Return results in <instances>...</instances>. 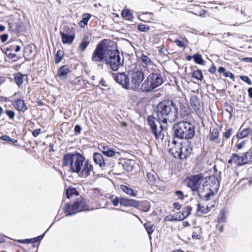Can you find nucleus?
Instances as JSON below:
<instances>
[{"mask_svg":"<svg viewBox=\"0 0 252 252\" xmlns=\"http://www.w3.org/2000/svg\"><path fill=\"white\" fill-rule=\"evenodd\" d=\"M65 194L66 197L69 199L73 195H78L79 194V192L74 188H68L66 189Z\"/></svg>","mask_w":252,"mask_h":252,"instance_id":"nucleus-33","label":"nucleus"},{"mask_svg":"<svg viewBox=\"0 0 252 252\" xmlns=\"http://www.w3.org/2000/svg\"><path fill=\"white\" fill-rule=\"evenodd\" d=\"M90 43V37L88 36H85L79 46V49L81 51H84Z\"/></svg>","mask_w":252,"mask_h":252,"instance_id":"nucleus-28","label":"nucleus"},{"mask_svg":"<svg viewBox=\"0 0 252 252\" xmlns=\"http://www.w3.org/2000/svg\"><path fill=\"white\" fill-rule=\"evenodd\" d=\"M105 63L113 71H117L124 65V57L123 55H120L117 49L108 50L106 54Z\"/></svg>","mask_w":252,"mask_h":252,"instance_id":"nucleus-4","label":"nucleus"},{"mask_svg":"<svg viewBox=\"0 0 252 252\" xmlns=\"http://www.w3.org/2000/svg\"><path fill=\"white\" fill-rule=\"evenodd\" d=\"M192 151V148L190 142L188 140L185 142H183L178 158L180 159H187L191 154Z\"/></svg>","mask_w":252,"mask_h":252,"instance_id":"nucleus-13","label":"nucleus"},{"mask_svg":"<svg viewBox=\"0 0 252 252\" xmlns=\"http://www.w3.org/2000/svg\"><path fill=\"white\" fill-rule=\"evenodd\" d=\"M177 104L178 105V107L179 106L181 111H184V112H187V110H188V107L186 104H182V103H179L177 102Z\"/></svg>","mask_w":252,"mask_h":252,"instance_id":"nucleus-47","label":"nucleus"},{"mask_svg":"<svg viewBox=\"0 0 252 252\" xmlns=\"http://www.w3.org/2000/svg\"><path fill=\"white\" fill-rule=\"evenodd\" d=\"M241 79L242 80L246 82L248 84L252 85V81L248 76H241Z\"/></svg>","mask_w":252,"mask_h":252,"instance_id":"nucleus-53","label":"nucleus"},{"mask_svg":"<svg viewBox=\"0 0 252 252\" xmlns=\"http://www.w3.org/2000/svg\"><path fill=\"white\" fill-rule=\"evenodd\" d=\"M216 71V68L214 64H213L212 66L209 68V71L212 73H214Z\"/></svg>","mask_w":252,"mask_h":252,"instance_id":"nucleus-62","label":"nucleus"},{"mask_svg":"<svg viewBox=\"0 0 252 252\" xmlns=\"http://www.w3.org/2000/svg\"><path fill=\"white\" fill-rule=\"evenodd\" d=\"M93 160L96 164L98 165L100 167L102 168L106 165L105 159L100 153H94L93 155Z\"/></svg>","mask_w":252,"mask_h":252,"instance_id":"nucleus-19","label":"nucleus"},{"mask_svg":"<svg viewBox=\"0 0 252 252\" xmlns=\"http://www.w3.org/2000/svg\"><path fill=\"white\" fill-rule=\"evenodd\" d=\"M16 30L18 32H22L24 30V28L23 27L22 23L18 22L16 24Z\"/></svg>","mask_w":252,"mask_h":252,"instance_id":"nucleus-50","label":"nucleus"},{"mask_svg":"<svg viewBox=\"0 0 252 252\" xmlns=\"http://www.w3.org/2000/svg\"><path fill=\"white\" fill-rule=\"evenodd\" d=\"M171 134L173 136L172 139H189L195 135L194 127L190 123L188 122H179L173 125Z\"/></svg>","mask_w":252,"mask_h":252,"instance_id":"nucleus-2","label":"nucleus"},{"mask_svg":"<svg viewBox=\"0 0 252 252\" xmlns=\"http://www.w3.org/2000/svg\"><path fill=\"white\" fill-rule=\"evenodd\" d=\"M192 58L195 63L202 65L204 64V60L200 54L196 53L192 56Z\"/></svg>","mask_w":252,"mask_h":252,"instance_id":"nucleus-37","label":"nucleus"},{"mask_svg":"<svg viewBox=\"0 0 252 252\" xmlns=\"http://www.w3.org/2000/svg\"><path fill=\"white\" fill-rule=\"evenodd\" d=\"M18 242L21 244H31V239H26L24 240H18Z\"/></svg>","mask_w":252,"mask_h":252,"instance_id":"nucleus-56","label":"nucleus"},{"mask_svg":"<svg viewBox=\"0 0 252 252\" xmlns=\"http://www.w3.org/2000/svg\"><path fill=\"white\" fill-rule=\"evenodd\" d=\"M25 54L27 53V56H30L31 54L32 53V45H29L27 46L25 49Z\"/></svg>","mask_w":252,"mask_h":252,"instance_id":"nucleus-46","label":"nucleus"},{"mask_svg":"<svg viewBox=\"0 0 252 252\" xmlns=\"http://www.w3.org/2000/svg\"><path fill=\"white\" fill-rule=\"evenodd\" d=\"M144 226L148 233V234L150 238L151 239V235L153 233L155 229V226L151 224L150 222H146L144 224Z\"/></svg>","mask_w":252,"mask_h":252,"instance_id":"nucleus-32","label":"nucleus"},{"mask_svg":"<svg viewBox=\"0 0 252 252\" xmlns=\"http://www.w3.org/2000/svg\"><path fill=\"white\" fill-rule=\"evenodd\" d=\"M5 113L11 119H13L15 117V113L12 110H7L5 111Z\"/></svg>","mask_w":252,"mask_h":252,"instance_id":"nucleus-48","label":"nucleus"},{"mask_svg":"<svg viewBox=\"0 0 252 252\" xmlns=\"http://www.w3.org/2000/svg\"><path fill=\"white\" fill-rule=\"evenodd\" d=\"M41 132V129L40 128L35 129L34 130L32 133L34 137H37Z\"/></svg>","mask_w":252,"mask_h":252,"instance_id":"nucleus-58","label":"nucleus"},{"mask_svg":"<svg viewBox=\"0 0 252 252\" xmlns=\"http://www.w3.org/2000/svg\"><path fill=\"white\" fill-rule=\"evenodd\" d=\"M157 119L162 124L172 123L179 117L178 105L172 100L165 99L158 103L156 108Z\"/></svg>","mask_w":252,"mask_h":252,"instance_id":"nucleus-1","label":"nucleus"},{"mask_svg":"<svg viewBox=\"0 0 252 252\" xmlns=\"http://www.w3.org/2000/svg\"><path fill=\"white\" fill-rule=\"evenodd\" d=\"M248 92L249 97L252 98V87L248 89Z\"/></svg>","mask_w":252,"mask_h":252,"instance_id":"nucleus-64","label":"nucleus"},{"mask_svg":"<svg viewBox=\"0 0 252 252\" xmlns=\"http://www.w3.org/2000/svg\"><path fill=\"white\" fill-rule=\"evenodd\" d=\"M107 50L102 41L99 43L93 53L92 62L95 64L101 63L104 61L105 62Z\"/></svg>","mask_w":252,"mask_h":252,"instance_id":"nucleus-9","label":"nucleus"},{"mask_svg":"<svg viewBox=\"0 0 252 252\" xmlns=\"http://www.w3.org/2000/svg\"><path fill=\"white\" fill-rule=\"evenodd\" d=\"M64 54L63 52L61 50L57 51L55 56V63H59L62 60Z\"/></svg>","mask_w":252,"mask_h":252,"instance_id":"nucleus-38","label":"nucleus"},{"mask_svg":"<svg viewBox=\"0 0 252 252\" xmlns=\"http://www.w3.org/2000/svg\"><path fill=\"white\" fill-rule=\"evenodd\" d=\"M175 194L178 196V198L180 200H183L185 198L184 193L182 191L177 190L175 192Z\"/></svg>","mask_w":252,"mask_h":252,"instance_id":"nucleus-45","label":"nucleus"},{"mask_svg":"<svg viewBox=\"0 0 252 252\" xmlns=\"http://www.w3.org/2000/svg\"><path fill=\"white\" fill-rule=\"evenodd\" d=\"M112 76L114 80L126 90L130 89L129 71L125 72L112 73Z\"/></svg>","mask_w":252,"mask_h":252,"instance_id":"nucleus-10","label":"nucleus"},{"mask_svg":"<svg viewBox=\"0 0 252 252\" xmlns=\"http://www.w3.org/2000/svg\"><path fill=\"white\" fill-rule=\"evenodd\" d=\"M192 210V208L190 206H188L185 207L184 211L183 212L180 214L179 213V218L178 220H182L186 218L188 216H189Z\"/></svg>","mask_w":252,"mask_h":252,"instance_id":"nucleus-27","label":"nucleus"},{"mask_svg":"<svg viewBox=\"0 0 252 252\" xmlns=\"http://www.w3.org/2000/svg\"><path fill=\"white\" fill-rule=\"evenodd\" d=\"M165 220L168 221H173V220H179L177 218H175L174 216L172 215H168L166 217Z\"/></svg>","mask_w":252,"mask_h":252,"instance_id":"nucleus-57","label":"nucleus"},{"mask_svg":"<svg viewBox=\"0 0 252 252\" xmlns=\"http://www.w3.org/2000/svg\"><path fill=\"white\" fill-rule=\"evenodd\" d=\"M249 154V152H248L244 154L241 157H239L238 155L236 153L232 154L233 158H236L234 159V162L238 166H241L244 165L249 162V158H248V155Z\"/></svg>","mask_w":252,"mask_h":252,"instance_id":"nucleus-18","label":"nucleus"},{"mask_svg":"<svg viewBox=\"0 0 252 252\" xmlns=\"http://www.w3.org/2000/svg\"><path fill=\"white\" fill-rule=\"evenodd\" d=\"M70 70L66 65H64L61 66L57 72V76L62 79L66 78L67 74L69 73Z\"/></svg>","mask_w":252,"mask_h":252,"instance_id":"nucleus-23","label":"nucleus"},{"mask_svg":"<svg viewBox=\"0 0 252 252\" xmlns=\"http://www.w3.org/2000/svg\"><path fill=\"white\" fill-rule=\"evenodd\" d=\"M252 133V129L251 128L242 129V127L239 129L236 134V137L239 139L248 137Z\"/></svg>","mask_w":252,"mask_h":252,"instance_id":"nucleus-24","label":"nucleus"},{"mask_svg":"<svg viewBox=\"0 0 252 252\" xmlns=\"http://www.w3.org/2000/svg\"><path fill=\"white\" fill-rule=\"evenodd\" d=\"M182 144L183 143H178L174 139H172L171 144H169V146H171L169 151L176 158H178L179 157L180 154H179L181 151Z\"/></svg>","mask_w":252,"mask_h":252,"instance_id":"nucleus-14","label":"nucleus"},{"mask_svg":"<svg viewBox=\"0 0 252 252\" xmlns=\"http://www.w3.org/2000/svg\"><path fill=\"white\" fill-rule=\"evenodd\" d=\"M224 106L225 107V111L229 114L231 117L233 110L232 106L229 102H226L224 104Z\"/></svg>","mask_w":252,"mask_h":252,"instance_id":"nucleus-40","label":"nucleus"},{"mask_svg":"<svg viewBox=\"0 0 252 252\" xmlns=\"http://www.w3.org/2000/svg\"><path fill=\"white\" fill-rule=\"evenodd\" d=\"M24 75L22 74L20 72H18L17 73H15L14 75V80L15 83L20 87L21 86L24 81Z\"/></svg>","mask_w":252,"mask_h":252,"instance_id":"nucleus-30","label":"nucleus"},{"mask_svg":"<svg viewBox=\"0 0 252 252\" xmlns=\"http://www.w3.org/2000/svg\"><path fill=\"white\" fill-rule=\"evenodd\" d=\"M173 207L175 209H176V210H180L181 208V205L178 202H175L173 203Z\"/></svg>","mask_w":252,"mask_h":252,"instance_id":"nucleus-60","label":"nucleus"},{"mask_svg":"<svg viewBox=\"0 0 252 252\" xmlns=\"http://www.w3.org/2000/svg\"><path fill=\"white\" fill-rule=\"evenodd\" d=\"M120 188L121 189L127 194L131 196H136V193L131 188L126 185H121Z\"/></svg>","mask_w":252,"mask_h":252,"instance_id":"nucleus-31","label":"nucleus"},{"mask_svg":"<svg viewBox=\"0 0 252 252\" xmlns=\"http://www.w3.org/2000/svg\"><path fill=\"white\" fill-rule=\"evenodd\" d=\"M0 139L3 141L11 142L13 143H16L17 142V140L11 138L9 136L6 135L1 136Z\"/></svg>","mask_w":252,"mask_h":252,"instance_id":"nucleus-44","label":"nucleus"},{"mask_svg":"<svg viewBox=\"0 0 252 252\" xmlns=\"http://www.w3.org/2000/svg\"><path fill=\"white\" fill-rule=\"evenodd\" d=\"M121 16L125 19L130 22H132L134 19L132 11L128 9H124L121 11Z\"/></svg>","mask_w":252,"mask_h":252,"instance_id":"nucleus-26","label":"nucleus"},{"mask_svg":"<svg viewBox=\"0 0 252 252\" xmlns=\"http://www.w3.org/2000/svg\"><path fill=\"white\" fill-rule=\"evenodd\" d=\"M140 59L142 62L147 65H151L152 63L151 59L148 56L143 54L141 55V57H140Z\"/></svg>","mask_w":252,"mask_h":252,"instance_id":"nucleus-39","label":"nucleus"},{"mask_svg":"<svg viewBox=\"0 0 252 252\" xmlns=\"http://www.w3.org/2000/svg\"><path fill=\"white\" fill-rule=\"evenodd\" d=\"M190 105L197 115L201 114L200 102L199 98L197 96L193 95L190 97Z\"/></svg>","mask_w":252,"mask_h":252,"instance_id":"nucleus-17","label":"nucleus"},{"mask_svg":"<svg viewBox=\"0 0 252 252\" xmlns=\"http://www.w3.org/2000/svg\"><path fill=\"white\" fill-rule=\"evenodd\" d=\"M199 198L204 201H208L210 199V197L214 195V190L211 188H203L200 189L197 193Z\"/></svg>","mask_w":252,"mask_h":252,"instance_id":"nucleus-15","label":"nucleus"},{"mask_svg":"<svg viewBox=\"0 0 252 252\" xmlns=\"http://www.w3.org/2000/svg\"><path fill=\"white\" fill-rule=\"evenodd\" d=\"M112 202L114 206H117L119 203L121 204V197H116L112 200Z\"/></svg>","mask_w":252,"mask_h":252,"instance_id":"nucleus-49","label":"nucleus"},{"mask_svg":"<svg viewBox=\"0 0 252 252\" xmlns=\"http://www.w3.org/2000/svg\"><path fill=\"white\" fill-rule=\"evenodd\" d=\"M197 213H200L201 214H206L208 212L209 210L207 208H206L204 206H200L199 203L197 204Z\"/></svg>","mask_w":252,"mask_h":252,"instance_id":"nucleus-41","label":"nucleus"},{"mask_svg":"<svg viewBox=\"0 0 252 252\" xmlns=\"http://www.w3.org/2000/svg\"><path fill=\"white\" fill-rule=\"evenodd\" d=\"M138 30L142 32H146L148 31L150 29V28L148 26L146 25L140 24L138 25Z\"/></svg>","mask_w":252,"mask_h":252,"instance_id":"nucleus-43","label":"nucleus"},{"mask_svg":"<svg viewBox=\"0 0 252 252\" xmlns=\"http://www.w3.org/2000/svg\"><path fill=\"white\" fill-rule=\"evenodd\" d=\"M121 205L126 207H137L139 205V201L134 199L121 197Z\"/></svg>","mask_w":252,"mask_h":252,"instance_id":"nucleus-20","label":"nucleus"},{"mask_svg":"<svg viewBox=\"0 0 252 252\" xmlns=\"http://www.w3.org/2000/svg\"><path fill=\"white\" fill-rule=\"evenodd\" d=\"M174 42L176 44L177 46L180 47H185V44L184 42L183 41H181L179 40H175Z\"/></svg>","mask_w":252,"mask_h":252,"instance_id":"nucleus-54","label":"nucleus"},{"mask_svg":"<svg viewBox=\"0 0 252 252\" xmlns=\"http://www.w3.org/2000/svg\"><path fill=\"white\" fill-rule=\"evenodd\" d=\"M163 83V78L160 73L155 71L150 73L141 85L142 91L149 92L160 86Z\"/></svg>","mask_w":252,"mask_h":252,"instance_id":"nucleus-5","label":"nucleus"},{"mask_svg":"<svg viewBox=\"0 0 252 252\" xmlns=\"http://www.w3.org/2000/svg\"><path fill=\"white\" fill-rule=\"evenodd\" d=\"M205 181L203 183V188H211L213 190L217 192L219 189L220 182L217 178L213 175L210 176L205 179Z\"/></svg>","mask_w":252,"mask_h":252,"instance_id":"nucleus-12","label":"nucleus"},{"mask_svg":"<svg viewBox=\"0 0 252 252\" xmlns=\"http://www.w3.org/2000/svg\"><path fill=\"white\" fill-rule=\"evenodd\" d=\"M243 61L247 63H252V58H244L242 60Z\"/></svg>","mask_w":252,"mask_h":252,"instance_id":"nucleus-63","label":"nucleus"},{"mask_svg":"<svg viewBox=\"0 0 252 252\" xmlns=\"http://www.w3.org/2000/svg\"><path fill=\"white\" fill-rule=\"evenodd\" d=\"M219 131L218 128H214L210 131V140L214 141L216 140L219 136Z\"/></svg>","mask_w":252,"mask_h":252,"instance_id":"nucleus-35","label":"nucleus"},{"mask_svg":"<svg viewBox=\"0 0 252 252\" xmlns=\"http://www.w3.org/2000/svg\"><path fill=\"white\" fill-rule=\"evenodd\" d=\"M147 122L150 126L151 130L156 139H163L164 136L163 132V126L154 116L150 115L147 117Z\"/></svg>","mask_w":252,"mask_h":252,"instance_id":"nucleus-7","label":"nucleus"},{"mask_svg":"<svg viewBox=\"0 0 252 252\" xmlns=\"http://www.w3.org/2000/svg\"><path fill=\"white\" fill-rule=\"evenodd\" d=\"M85 160V157L79 153H68L63 156V164L65 166H69L72 172L79 174Z\"/></svg>","mask_w":252,"mask_h":252,"instance_id":"nucleus-3","label":"nucleus"},{"mask_svg":"<svg viewBox=\"0 0 252 252\" xmlns=\"http://www.w3.org/2000/svg\"><path fill=\"white\" fill-rule=\"evenodd\" d=\"M101 152L107 157H113L116 156L117 155L118 156L120 155V153L116 151L113 148L104 146L102 147Z\"/></svg>","mask_w":252,"mask_h":252,"instance_id":"nucleus-21","label":"nucleus"},{"mask_svg":"<svg viewBox=\"0 0 252 252\" xmlns=\"http://www.w3.org/2000/svg\"><path fill=\"white\" fill-rule=\"evenodd\" d=\"M130 90H136L139 89L141 82L144 79V72L139 69L129 70Z\"/></svg>","mask_w":252,"mask_h":252,"instance_id":"nucleus-8","label":"nucleus"},{"mask_svg":"<svg viewBox=\"0 0 252 252\" xmlns=\"http://www.w3.org/2000/svg\"><path fill=\"white\" fill-rule=\"evenodd\" d=\"M13 105L16 109L22 112H24L28 108L24 101L21 99L16 100Z\"/></svg>","mask_w":252,"mask_h":252,"instance_id":"nucleus-25","label":"nucleus"},{"mask_svg":"<svg viewBox=\"0 0 252 252\" xmlns=\"http://www.w3.org/2000/svg\"><path fill=\"white\" fill-rule=\"evenodd\" d=\"M92 15L89 13H85L83 15L82 20H81L78 24L81 28H84L87 25L89 20L90 19Z\"/></svg>","mask_w":252,"mask_h":252,"instance_id":"nucleus-29","label":"nucleus"},{"mask_svg":"<svg viewBox=\"0 0 252 252\" xmlns=\"http://www.w3.org/2000/svg\"><path fill=\"white\" fill-rule=\"evenodd\" d=\"M245 144H246V141H243L237 144L236 146L237 149L240 150L243 148V147Z\"/></svg>","mask_w":252,"mask_h":252,"instance_id":"nucleus-59","label":"nucleus"},{"mask_svg":"<svg viewBox=\"0 0 252 252\" xmlns=\"http://www.w3.org/2000/svg\"><path fill=\"white\" fill-rule=\"evenodd\" d=\"M82 167V169L81 170L80 172V176L86 178L90 176L92 172L94 174L93 165L89 160L87 159L84 161V164L83 165Z\"/></svg>","mask_w":252,"mask_h":252,"instance_id":"nucleus-16","label":"nucleus"},{"mask_svg":"<svg viewBox=\"0 0 252 252\" xmlns=\"http://www.w3.org/2000/svg\"><path fill=\"white\" fill-rule=\"evenodd\" d=\"M192 78L197 80L202 81L203 79V75L201 70L198 69L192 72L191 74Z\"/></svg>","mask_w":252,"mask_h":252,"instance_id":"nucleus-34","label":"nucleus"},{"mask_svg":"<svg viewBox=\"0 0 252 252\" xmlns=\"http://www.w3.org/2000/svg\"><path fill=\"white\" fill-rule=\"evenodd\" d=\"M232 128H229L228 129H227L224 133V136L228 139L229 138H230V137L231 136V134H232Z\"/></svg>","mask_w":252,"mask_h":252,"instance_id":"nucleus-51","label":"nucleus"},{"mask_svg":"<svg viewBox=\"0 0 252 252\" xmlns=\"http://www.w3.org/2000/svg\"><path fill=\"white\" fill-rule=\"evenodd\" d=\"M89 210L86 200L81 196L78 197L72 204H67L64 208L66 216H71L82 211Z\"/></svg>","mask_w":252,"mask_h":252,"instance_id":"nucleus-6","label":"nucleus"},{"mask_svg":"<svg viewBox=\"0 0 252 252\" xmlns=\"http://www.w3.org/2000/svg\"><path fill=\"white\" fill-rule=\"evenodd\" d=\"M226 211L225 209H221L218 218V221L219 223H224L226 221L225 217Z\"/></svg>","mask_w":252,"mask_h":252,"instance_id":"nucleus-36","label":"nucleus"},{"mask_svg":"<svg viewBox=\"0 0 252 252\" xmlns=\"http://www.w3.org/2000/svg\"><path fill=\"white\" fill-rule=\"evenodd\" d=\"M224 76L226 77H230L231 78H234V75L233 74L230 72H225L224 74Z\"/></svg>","mask_w":252,"mask_h":252,"instance_id":"nucleus-61","label":"nucleus"},{"mask_svg":"<svg viewBox=\"0 0 252 252\" xmlns=\"http://www.w3.org/2000/svg\"><path fill=\"white\" fill-rule=\"evenodd\" d=\"M8 35L7 33H4L0 35V39L2 43L5 42L8 39Z\"/></svg>","mask_w":252,"mask_h":252,"instance_id":"nucleus-52","label":"nucleus"},{"mask_svg":"<svg viewBox=\"0 0 252 252\" xmlns=\"http://www.w3.org/2000/svg\"><path fill=\"white\" fill-rule=\"evenodd\" d=\"M157 175L154 172H148L147 177L149 181L151 183H154L156 181Z\"/></svg>","mask_w":252,"mask_h":252,"instance_id":"nucleus-42","label":"nucleus"},{"mask_svg":"<svg viewBox=\"0 0 252 252\" xmlns=\"http://www.w3.org/2000/svg\"><path fill=\"white\" fill-rule=\"evenodd\" d=\"M204 179L202 173L193 175L188 178V187H189L192 192H197L200 190V181Z\"/></svg>","mask_w":252,"mask_h":252,"instance_id":"nucleus-11","label":"nucleus"},{"mask_svg":"<svg viewBox=\"0 0 252 252\" xmlns=\"http://www.w3.org/2000/svg\"><path fill=\"white\" fill-rule=\"evenodd\" d=\"M74 132L76 134H80L81 131V130H82V128L81 127L79 126V125H76L74 127Z\"/></svg>","mask_w":252,"mask_h":252,"instance_id":"nucleus-55","label":"nucleus"},{"mask_svg":"<svg viewBox=\"0 0 252 252\" xmlns=\"http://www.w3.org/2000/svg\"><path fill=\"white\" fill-rule=\"evenodd\" d=\"M60 35L63 44H71L72 43L75 38L74 34H68L62 31H60Z\"/></svg>","mask_w":252,"mask_h":252,"instance_id":"nucleus-22","label":"nucleus"}]
</instances>
